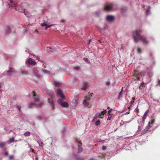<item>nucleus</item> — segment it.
<instances>
[{"instance_id": "obj_13", "label": "nucleus", "mask_w": 160, "mask_h": 160, "mask_svg": "<svg viewBox=\"0 0 160 160\" xmlns=\"http://www.w3.org/2000/svg\"><path fill=\"white\" fill-rule=\"evenodd\" d=\"M48 102L52 107V109H54V104L52 100H50L49 99H48Z\"/></svg>"}, {"instance_id": "obj_3", "label": "nucleus", "mask_w": 160, "mask_h": 160, "mask_svg": "<svg viewBox=\"0 0 160 160\" xmlns=\"http://www.w3.org/2000/svg\"><path fill=\"white\" fill-rule=\"evenodd\" d=\"M106 112V110H105L103 111H102V112L100 113H97L95 116L94 118L92 120V122H94L96 119H97L99 117L100 118H102L103 117V115L104 114H105Z\"/></svg>"}, {"instance_id": "obj_36", "label": "nucleus", "mask_w": 160, "mask_h": 160, "mask_svg": "<svg viewBox=\"0 0 160 160\" xmlns=\"http://www.w3.org/2000/svg\"><path fill=\"white\" fill-rule=\"evenodd\" d=\"M10 31H11V30H10V28H9V27L8 26L7 32H10Z\"/></svg>"}, {"instance_id": "obj_14", "label": "nucleus", "mask_w": 160, "mask_h": 160, "mask_svg": "<svg viewBox=\"0 0 160 160\" xmlns=\"http://www.w3.org/2000/svg\"><path fill=\"white\" fill-rule=\"evenodd\" d=\"M6 143L5 142H2L0 143V147L1 148H3L5 145Z\"/></svg>"}, {"instance_id": "obj_17", "label": "nucleus", "mask_w": 160, "mask_h": 160, "mask_svg": "<svg viewBox=\"0 0 160 160\" xmlns=\"http://www.w3.org/2000/svg\"><path fill=\"white\" fill-rule=\"evenodd\" d=\"M150 6H148V9L146 11V14L147 15H148L149 13V9H150Z\"/></svg>"}, {"instance_id": "obj_50", "label": "nucleus", "mask_w": 160, "mask_h": 160, "mask_svg": "<svg viewBox=\"0 0 160 160\" xmlns=\"http://www.w3.org/2000/svg\"><path fill=\"white\" fill-rule=\"evenodd\" d=\"M144 84V83L143 82H142L141 83V85L142 87H143V85Z\"/></svg>"}, {"instance_id": "obj_63", "label": "nucleus", "mask_w": 160, "mask_h": 160, "mask_svg": "<svg viewBox=\"0 0 160 160\" xmlns=\"http://www.w3.org/2000/svg\"><path fill=\"white\" fill-rule=\"evenodd\" d=\"M51 97L52 98H53V96L52 95H51Z\"/></svg>"}, {"instance_id": "obj_25", "label": "nucleus", "mask_w": 160, "mask_h": 160, "mask_svg": "<svg viewBox=\"0 0 160 160\" xmlns=\"http://www.w3.org/2000/svg\"><path fill=\"white\" fill-rule=\"evenodd\" d=\"M37 106H38L39 107H41L43 105V104L42 103H40L39 104H36Z\"/></svg>"}, {"instance_id": "obj_42", "label": "nucleus", "mask_w": 160, "mask_h": 160, "mask_svg": "<svg viewBox=\"0 0 160 160\" xmlns=\"http://www.w3.org/2000/svg\"><path fill=\"white\" fill-rule=\"evenodd\" d=\"M13 156L12 155L10 156L9 157V159L10 160H12L13 159Z\"/></svg>"}, {"instance_id": "obj_31", "label": "nucleus", "mask_w": 160, "mask_h": 160, "mask_svg": "<svg viewBox=\"0 0 160 160\" xmlns=\"http://www.w3.org/2000/svg\"><path fill=\"white\" fill-rule=\"evenodd\" d=\"M34 75L37 77H40V75L38 73H34Z\"/></svg>"}, {"instance_id": "obj_64", "label": "nucleus", "mask_w": 160, "mask_h": 160, "mask_svg": "<svg viewBox=\"0 0 160 160\" xmlns=\"http://www.w3.org/2000/svg\"><path fill=\"white\" fill-rule=\"evenodd\" d=\"M98 41L100 42V43H101L102 42L101 41H100V40H98Z\"/></svg>"}, {"instance_id": "obj_21", "label": "nucleus", "mask_w": 160, "mask_h": 160, "mask_svg": "<svg viewBox=\"0 0 160 160\" xmlns=\"http://www.w3.org/2000/svg\"><path fill=\"white\" fill-rule=\"evenodd\" d=\"M34 106V105L33 104L31 103L28 105V107L29 108H32Z\"/></svg>"}, {"instance_id": "obj_53", "label": "nucleus", "mask_w": 160, "mask_h": 160, "mask_svg": "<svg viewBox=\"0 0 160 160\" xmlns=\"http://www.w3.org/2000/svg\"><path fill=\"white\" fill-rule=\"evenodd\" d=\"M138 131H140L141 130V127L140 126H138Z\"/></svg>"}, {"instance_id": "obj_8", "label": "nucleus", "mask_w": 160, "mask_h": 160, "mask_svg": "<svg viewBox=\"0 0 160 160\" xmlns=\"http://www.w3.org/2000/svg\"><path fill=\"white\" fill-rule=\"evenodd\" d=\"M27 64H31L32 65H34L35 64V62L34 60L30 58L28 59L26 62Z\"/></svg>"}, {"instance_id": "obj_38", "label": "nucleus", "mask_w": 160, "mask_h": 160, "mask_svg": "<svg viewBox=\"0 0 160 160\" xmlns=\"http://www.w3.org/2000/svg\"><path fill=\"white\" fill-rule=\"evenodd\" d=\"M135 111L137 113H138L139 112V109H138V108H137L135 109Z\"/></svg>"}, {"instance_id": "obj_27", "label": "nucleus", "mask_w": 160, "mask_h": 160, "mask_svg": "<svg viewBox=\"0 0 160 160\" xmlns=\"http://www.w3.org/2000/svg\"><path fill=\"white\" fill-rule=\"evenodd\" d=\"M53 49H51V48H49V47H47V50L48 51H52V52L53 51Z\"/></svg>"}, {"instance_id": "obj_10", "label": "nucleus", "mask_w": 160, "mask_h": 160, "mask_svg": "<svg viewBox=\"0 0 160 160\" xmlns=\"http://www.w3.org/2000/svg\"><path fill=\"white\" fill-rule=\"evenodd\" d=\"M33 94V97H35L34 98V101L35 102H38L39 100V98L38 96H36V93L34 91L32 92Z\"/></svg>"}, {"instance_id": "obj_59", "label": "nucleus", "mask_w": 160, "mask_h": 160, "mask_svg": "<svg viewBox=\"0 0 160 160\" xmlns=\"http://www.w3.org/2000/svg\"><path fill=\"white\" fill-rule=\"evenodd\" d=\"M10 2L11 3H12L13 2V0H10Z\"/></svg>"}, {"instance_id": "obj_11", "label": "nucleus", "mask_w": 160, "mask_h": 160, "mask_svg": "<svg viewBox=\"0 0 160 160\" xmlns=\"http://www.w3.org/2000/svg\"><path fill=\"white\" fill-rule=\"evenodd\" d=\"M103 9L106 11H108L110 10V4H108L105 5Z\"/></svg>"}, {"instance_id": "obj_55", "label": "nucleus", "mask_w": 160, "mask_h": 160, "mask_svg": "<svg viewBox=\"0 0 160 160\" xmlns=\"http://www.w3.org/2000/svg\"><path fill=\"white\" fill-rule=\"evenodd\" d=\"M38 119L39 120H41V119L42 118H41V116H38Z\"/></svg>"}, {"instance_id": "obj_39", "label": "nucleus", "mask_w": 160, "mask_h": 160, "mask_svg": "<svg viewBox=\"0 0 160 160\" xmlns=\"http://www.w3.org/2000/svg\"><path fill=\"white\" fill-rule=\"evenodd\" d=\"M80 67H79V66H77V67H75V69L77 70L80 69Z\"/></svg>"}, {"instance_id": "obj_46", "label": "nucleus", "mask_w": 160, "mask_h": 160, "mask_svg": "<svg viewBox=\"0 0 160 160\" xmlns=\"http://www.w3.org/2000/svg\"><path fill=\"white\" fill-rule=\"evenodd\" d=\"M102 148L103 150H105L106 149V148L105 146H103Z\"/></svg>"}, {"instance_id": "obj_33", "label": "nucleus", "mask_w": 160, "mask_h": 160, "mask_svg": "<svg viewBox=\"0 0 160 160\" xmlns=\"http://www.w3.org/2000/svg\"><path fill=\"white\" fill-rule=\"evenodd\" d=\"M41 25L42 27H44V26H47V24H46V23L44 22V23L42 24Z\"/></svg>"}, {"instance_id": "obj_60", "label": "nucleus", "mask_w": 160, "mask_h": 160, "mask_svg": "<svg viewBox=\"0 0 160 160\" xmlns=\"http://www.w3.org/2000/svg\"><path fill=\"white\" fill-rule=\"evenodd\" d=\"M150 55L151 57L152 56V53L151 52L150 53Z\"/></svg>"}, {"instance_id": "obj_40", "label": "nucleus", "mask_w": 160, "mask_h": 160, "mask_svg": "<svg viewBox=\"0 0 160 160\" xmlns=\"http://www.w3.org/2000/svg\"><path fill=\"white\" fill-rule=\"evenodd\" d=\"M154 121H155V119H152V120L151 121V122H150V124H153V123L154 122Z\"/></svg>"}, {"instance_id": "obj_19", "label": "nucleus", "mask_w": 160, "mask_h": 160, "mask_svg": "<svg viewBox=\"0 0 160 160\" xmlns=\"http://www.w3.org/2000/svg\"><path fill=\"white\" fill-rule=\"evenodd\" d=\"M30 133L29 132H27L24 134V135L25 136H28L30 135Z\"/></svg>"}, {"instance_id": "obj_35", "label": "nucleus", "mask_w": 160, "mask_h": 160, "mask_svg": "<svg viewBox=\"0 0 160 160\" xmlns=\"http://www.w3.org/2000/svg\"><path fill=\"white\" fill-rule=\"evenodd\" d=\"M148 75L150 77H151L152 76V72H150L148 73Z\"/></svg>"}, {"instance_id": "obj_9", "label": "nucleus", "mask_w": 160, "mask_h": 160, "mask_svg": "<svg viewBox=\"0 0 160 160\" xmlns=\"http://www.w3.org/2000/svg\"><path fill=\"white\" fill-rule=\"evenodd\" d=\"M15 72V70L12 68H9V70L7 71V72L8 73V74L11 75H12L14 72Z\"/></svg>"}, {"instance_id": "obj_45", "label": "nucleus", "mask_w": 160, "mask_h": 160, "mask_svg": "<svg viewBox=\"0 0 160 160\" xmlns=\"http://www.w3.org/2000/svg\"><path fill=\"white\" fill-rule=\"evenodd\" d=\"M100 13V12L99 11H98L96 12V14L98 16Z\"/></svg>"}, {"instance_id": "obj_4", "label": "nucleus", "mask_w": 160, "mask_h": 160, "mask_svg": "<svg viewBox=\"0 0 160 160\" xmlns=\"http://www.w3.org/2000/svg\"><path fill=\"white\" fill-rule=\"evenodd\" d=\"M58 103L60 104L62 107L63 108H67L69 107V104L66 102H63L61 99H59L58 101Z\"/></svg>"}, {"instance_id": "obj_52", "label": "nucleus", "mask_w": 160, "mask_h": 160, "mask_svg": "<svg viewBox=\"0 0 160 160\" xmlns=\"http://www.w3.org/2000/svg\"><path fill=\"white\" fill-rule=\"evenodd\" d=\"M153 101H155V102H157L158 103L159 102V101L158 100H156V99H153Z\"/></svg>"}, {"instance_id": "obj_7", "label": "nucleus", "mask_w": 160, "mask_h": 160, "mask_svg": "<svg viewBox=\"0 0 160 160\" xmlns=\"http://www.w3.org/2000/svg\"><path fill=\"white\" fill-rule=\"evenodd\" d=\"M148 112V111H147L144 114V115H143L142 117V121L140 122L141 124V125H143L144 123L145 120L146 119V118L147 117Z\"/></svg>"}, {"instance_id": "obj_28", "label": "nucleus", "mask_w": 160, "mask_h": 160, "mask_svg": "<svg viewBox=\"0 0 160 160\" xmlns=\"http://www.w3.org/2000/svg\"><path fill=\"white\" fill-rule=\"evenodd\" d=\"M106 20L108 22L110 21V15L107 16L106 18Z\"/></svg>"}, {"instance_id": "obj_44", "label": "nucleus", "mask_w": 160, "mask_h": 160, "mask_svg": "<svg viewBox=\"0 0 160 160\" xmlns=\"http://www.w3.org/2000/svg\"><path fill=\"white\" fill-rule=\"evenodd\" d=\"M115 85V82H113L112 84V86L113 87H114Z\"/></svg>"}, {"instance_id": "obj_48", "label": "nucleus", "mask_w": 160, "mask_h": 160, "mask_svg": "<svg viewBox=\"0 0 160 160\" xmlns=\"http://www.w3.org/2000/svg\"><path fill=\"white\" fill-rule=\"evenodd\" d=\"M8 155V152H5L4 153V155L5 156H7Z\"/></svg>"}, {"instance_id": "obj_20", "label": "nucleus", "mask_w": 160, "mask_h": 160, "mask_svg": "<svg viewBox=\"0 0 160 160\" xmlns=\"http://www.w3.org/2000/svg\"><path fill=\"white\" fill-rule=\"evenodd\" d=\"M134 102V101H131L130 102V106L128 108L129 111L130 110V109H131V106L132 105L133 103Z\"/></svg>"}, {"instance_id": "obj_41", "label": "nucleus", "mask_w": 160, "mask_h": 160, "mask_svg": "<svg viewBox=\"0 0 160 160\" xmlns=\"http://www.w3.org/2000/svg\"><path fill=\"white\" fill-rule=\"evenodd\" d=\"M83 60L86 62H87L88 61V59L86 58H84Z\"/></svg>"}, {"instance_id": "obj_26", "label": "nucleus", "mask_w": 160, "mask_h": 160, "mask_svg": "<svg viewBox=\"0 0 160 160\" xmlns=\"http://www.w3.org/2000/svg\"><path fill=\"white\" fill-rule=\"evenodd\" d=\"M100 123V121L99 120H97L95 122V124L96 125H98Z\"/></svg>"}, {"instance_id": "obj_30", "label": "nucleus", "mask_w": 160, "mask_h": 160, "mask_svg": "<svg viewBox=\"0 0 160 160\" xmlns=\"http://www.w3.org/2000/svg\"><path fill=\"white\" fill-rule=\"evenodd\" d=\"M38 143L39 145L40 146H41L42 147L43 146L42 145L43 144V143L42 142H38Z\"/></svg>"}, {"instance_id": "obj_5", "label": "nucleus", "mask_w": 160, "mask_h": 160, "mask_svg": "<svg viewBox=\"0 0 160 160\" xmlns=\"http://www.w3.org/2000/svg\"><path fill=\"white\" fill-rule=\"evenodd\" d=\"M58 96L59 98H65V96L63 95V92L60 89H58L56 91Z\"/></svg>"}, {"instance_id": "obj_2", "label": "nucleus", "mask_w": 160, "mask_h": 160, "mask_svg": "<svg viewBox=\"0 0 160 160\" xmlns=\"http://www.w3.org/2000/svg\"><path fill=\"white\" fill-rule=\"evenodd\" d=\"M93 94L92 93L90 94L89 96H86L85 97V99L83 101V104L85 106L88 107L89 108L91 107V105H89V104L87 102L88 101H89L91 98V97L92 96V95Z\"/></svg>"}, {"instance_id": "obj_37", "label": "nucleus", "mask_w": 160, "mask_h": 160, "mask_svg": "<svg viewBox=\"0 0 160 160\" xmlns=\"http://www.w3.org/2000/svg\"><path fill=\"white\" fill-rule=\"evenodd\" d=\"M77 160H84L83 158L78 157L77 158Z\"/></svg>"}, {"instance_id": "obj_51", "label": "nucleus", "mask_w": 160, "mask_h": 160, "mask_svg": "<svg viewBox=\"0 0 160 160\" xmlns=\"http://www.w3.org/2000/svg\"><path fill=\"white\" fill-rule=\"evenodd\" d=\"M110 6H111V11L112 9V8L113 7V4L111 3Z\"/></svg>"}, {"instance_id": "obj_16", "label": "nucleus", "mask_w": 160, "mask_h": 160, "mask_svg": "<svg viewBox=\"0 0 160 160\" xmlns=\"http://www.w3.org/2000/svg\"><path fill=\"white\" fill-rule=\"evenodd\" d=\"M150 123L149 122L148 123V125L146 126L145 129L146 130V131H148L151 127V126H150Z\"/></svg>"}, {"instance_id": "obj_1", "label": "nucleus", "mask_w": 160, "mask_h": 160, "mask_svg": "<svg viewBox=\"0 0 160 160\" xmlns=\"http://www.w3.org/2000/svg\"><path fill=\"white\" fill-rule=\"evenodd\" d=\"M142 32L141 29L137 30L132 32V37L135 43L138 42L139 40H141L143 44H147L148 42L146 38L143 37L140 35Z\"/></svg>"}, {"instance_id": "obj_18", "label": "nucleus", "mask_w": 160, "mask_h": 160, "mask_svg": "<svg viewBox=\"0 0 160 160\" xmlns=\"http://www.w3.org/2000/svg\"><path fill=\"white\" fill-rule=\"evenodd\" d=\"M54 85L56 87H59L60 85V83L58 82H55L54 83Z\"/></svg>"}, {"instance_id": "obj_29", "label": "nucleus", "mask_w": 160, "mask_h": 160, "mask_svg": "<svg viewBox=\"0 0 160 160\" xmlns=\"http://www.w3.org/2000/svg\"><path fill=\"white\" fill-rule=\"evenodd\" d=\"M122 89L121 91L119 93V98H120L122 95Z\"/></svg>"}, {"instance_id": "obj_58", "label": "nucleus", "mask_w": 160, "mask_h": 160, "mask_svg": "<svg viewBox=\"0 0 160 160\" xmlns=\"http://www.w3.org/2000/svg\"><path fill=\"white\" fill-rule=\"evenodd\" d=\"M32 152H34V149H32Z\"/></svg>"}, {"instance_id": "obj_32", "label": "nucleus", "mask_w": 160, "mask_h": 160, "mask_svg": "<svg viewBox=\"0 0 160 160\" xmlns=\"http://www.w3.org/2000/svg\"><path fill=\"white\" fill-rule=\"evenodd\" d=\"M147 131H146V129H144V130H143L142 131V133H141L142 134H144Z\"/></svg>"}, {"instance_id": "obj_56", "label": "nucleus", "mask_w": 160, "mask_h": 160, "mask_svg": "<svg viewBox=\"0 0 160 160\" xmlns=\"http://www.w3.org/2000/svg\"><path fill=\"white\" fill-rule=\"evenodd\" d=\"M132 101H134L135 100V98L133 97L132 98Z\"/></svg>"}, {"instance_id": "obj_15", "label": "nucleus", "mask_w": 160, "mask_h": 160, "mask_svg": "<svg viewBox=\"0 0 160 160\" xmlns=\"http://www.w3.org/2000/svg\"><path fill=\"white\" fill-rule=\"evenodd\" d=\"M14 141V139L13 138H10L8 141V144H10L12 142H13Z\"/></svg>"}, {"instance_id": "obj_12", "label": "nucleus", "mask_w": 160, "mask_h": 160, "mask_svg": "<svg viewBox=\"0 0 160 160\" xmlns=\"http://www.w3.org/2000/svg\"><path fill=\"white\" fill-rule=\"evenodd\" d=\"M89 87L88 83L87 82H84L82 88V90H86Z\"/></svg>"}, {"instance_id": "obj_34", "label": "nucleus", "mask_w": 160, "mask_h": 160, "mask_svg": "<svg viewBox=\"0 0 160 160\" xmlns=\"http://www.w3.org/2000/svg\"><path fill=\"white\" fill-rule=\"evenodd\" d=\"M114 19V17L112 16L111 15V22L113 21Z\"/></svg>"}, {"instance_id": "obj_6", "label": "nucleus", "mask_w": 160, "mask_h": 160, "mask_svg": "<svg viewBox=\"0 0 160 160\" xmlns=\"http://www.w3.org/2000/svg\"><path fill=\"white\" fill-rule=\"evenodd\" d=\"M76 141L79 144L78 145V152H81L82 151L83 148L81 146L82 143L81 141L78 140V139H76Z\"/></svg>"}, {"instance_id": "obj_47", "label": "nucleus", "mask_w": 160, "mask_h": 160, "mask_svg": "<svg viewBox=\"0 0 160 160\" xmlns=\"http://www.w3.org/2000/svg\"><path fill=\"white\" fill-rule=\"evenodd\" d=\"M17 108L19 111L20 110L21 107L20 106H18L17 107Z\"/></svg>"}, {"instance_id": "obj_62", "label": "nucleus", "mask_w": 160, "mask_h": 160, "mask_svg": "<svg viewBox=\"0 0 160 160\" xmlns=\"http://www.w3.org/2000/svg\"><path fill=\"white\" fill-rule=\"evenodd\" d=\"M107 28V26H106L105 27H104V29H106Z\"/></svg>"}, {"instance_id": "obj_61", "label": "nucleus", "mask_w": 160, "mask_h": 160, "mask_svg": "<svg viewBox=\"0 0 160 160\" xmlns=\"http://www.w3.org/2000/svg\"><path fill=\"white\" fill-rule=\"evenodd\" d=\"M35 31L36 32H38V30L37 29H36Z\"/></svg>"}, {"instance_id": "obj_49", "label": "nucleus", "mask_w": 160, "mask_h": 160, "mask_svg": "<svg viewBox=\"0 0 160 160\" xmlns=\"http://www.w3.org/2000/svg\"><path fill=\"white\" fill-rule=\"evenodd\" d=\"M157 85H158L159 86H160V80H159V79L158 80V83L157 84Z\"/></svg>"}, {"instance_id": "obj_43", "label": "nucleus", "mask_w": 160, "mask_h": 160, "mask_svg": "<svg viewBox=\"0 0 160 160\" xmlns=\"http://www.w3.org/2000/svg\"><path fill=\"white\" fill-rule=\"evenodd\" d=\"M53 26V25L52 24V25H50L48 26H47L45 28V29H47L48 28H50V27H51V26Z\"/></svg>"}, {"instance_id": "obj_23", "label": "nucleus", "mask_w": 160, "mask_h": 160, "mask_svg": "<svg viewBox=\"0 0 160 160\" xmlns=\"http://www.w3.org/2000/svg\"><path fill=\"white\" fill-rule=\"evenodd\" d=\"M108 120H110V109L109 110L108 112Z\"/></svg>"}, {"instance_id": "obj_24", "label": "nucleus", "mask_w": 160, "mask_h": 160, "mask_svg": "<svg viewBox=\"0 0 160 160\" xmlns=\"http://www.w3.org/2000/svg\"><path fill=\"white\" fill-rule=\"evenodd\" d=\"M137 52L139 53H141L142 52L141 49L139 48H137Z\"/></svg>"}, {"instance_id": "obj_22", "label": "nucleus", "mask_w": 160, "mask_h": 160, "mask_svg": "<svg viewBox=\"0 0 160 160\" xmlns=\"http://www.w3.org/2000/svg\"><path fill=\"white\" fill-rule=\"evenodd\" d=\"M22 74H28V72L26 71H22L21 72Z\"/></svg>"}, {"instance_id": "obj_57", "label": "nucleus", "mask_w": 160, "mask_h": 160, "mask_svg": "<svg viewBox=\"0 0 160 160\" xmlns=\"http://www.w3.org/2000/svg\"><path fill=\"white\" fill-rule=\"evenodd\" d=\"M91 42V40H90L88 42V44H89Z\"/></svg>"}, {"instance_id": "obj_54", "label": "nucleus", "mask_w": 160, "mask_h": 160, "mask_svg": "<svg viewBox=\"0 0 160 160\" xmlns=\"http://www.w3.org/2000/svg\"><path fill=\"white\" fill-rule=\"evenodd\" d=\"M110 83V82H108L106 83V84L107 85H108Z\"/></svg>"}]
</instances>
